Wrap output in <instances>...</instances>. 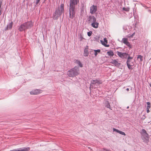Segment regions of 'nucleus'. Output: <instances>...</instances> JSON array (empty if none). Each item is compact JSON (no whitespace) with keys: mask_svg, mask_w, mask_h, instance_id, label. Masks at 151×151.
<instances>
[{"mask_svg":"<svg viewBox=\"0 0 151 151\" xmlns=\"http://www.w3.org/2000/svg\"><path fill=\"white\" fill-rule=\"evenodd\" d=\"M111 63L113 64L115 66L118 67H119L120 65V63H119L116 60H112L111 62Z\"/></svg>","mask_w":151,"mask_h":151,"instance_id":"nucleus-16","label":"nucleus"},{"mask_svg":"<svg viewBox=\"0 0 151 151\" xmlns=\"http://www.w3.org/2000/svg\"><path fill=\"white\" fill-rule=\"evenodd\" d=\"M122 42L128 46L129 49L132 48V46L130 44V43L128 41V39L127 38H123L122 39Z\"/></svg>","mask_w":151,"mask_h":151,"instance_id":"nucleus-9","label":"nucleus"},{"mask_svg":"<svg viewBox=\"0 0 151 151\" xmlns=\"http://www.w3.org/2000/svg\"><path fill=\"white\" fill-rule=\"evenodd\" d=\"M81 37H82V36H81Z\"/></svg>","mask_w":151,"mask_h":151,"instance_id":"nucleus-37","label":"nucleus"},{"mask_svg":"<svg viewBox=\"0 0 151 151\" xmlns=\"http://www.w3.org/2000/svg\"><path fill=\"white\" fill-rule=\"evenodd\" d=\"M40 0H36L35 4L36 5L38 4L40 1Z\"/></svg>","mask_w":151,"mask_h":151,"instance_id":"nucleus-30","label":"nucleus"},{"mask_svg":"<svg viewBox=\"0 0 151 151\" xmlns=\"http://www.w3.org/2000/svg\"><path fill=\"white\" fill-rule=\"evenodd\" d=\"M143 119H144L145 118V116L144 115H143Z\"/></svg>","mask_w":151,"mask_h":151,"instance_id":"nucleus-34","label":"nucleus"},{"mask_svg":"<svg viewBox=\"0 0 151 151\" xmlns=\"http://www.w3.org/2000/svg\"><path fill=\"white\" fill-rule=\"evenodd\" d=\"M104 151H112L110 150L106 149H104Z\"/></svg>","mask_w":151,"mask_h":151,"instance_id":"nucleus-31","label":"nucleus"},{"mask_svg":"<svg viewBox=\"0 0 151 151\" xmlns=\"http://www.w3.org/2000/svg\"><path fill=\"white\" fill-rule=\"evenodd\" d=\"M88 49V47L86 45L84 50L83 55L84 56L87 57L88 56L89 54Z\"/></svg>","mask_w":151,"mask_h":151,"instance_id":"nucleus-14","label":"nucleus"},{"mask_svg":"<svg viewBox=\"0 0 151 151\" xmlns=\"http://www.w3.org/2000/svg\"><path fill=\"white\" fill-rule=\"evenodd\" d=\"M79 74V70L78 67L75 66L74 68L69 70L67 75L69 77H73L78 75Z\"/></svg>","mask_w":151,"mask_h":151,"instance_id":"nucleus-4","label":"nucleus"},{"mask_svg":"<svg viewBox=\"0 0 151 151\" xmlns=\"http://www.w3.org/2000/svg\"><path fill=\"white\" fill-rule=\"evenodd\" d=\"M13 24V23L12 22H9L7 25L5 29V30H6L8 29H11V28H12Z\"/></svg>","mask_w":151,"mask_h":151,"instance_id":"nucleus-17","label":"nucleus"},{"mask_svg":"<svg viewBox=\"0 0 151 151\" xmlns=\"http://www.w3.org/2000/svg\"><path fill=\"white\" fill-rule=\"evenodd\" d=\"M40 89H35L31 91L30 93L31 95H37L40 93Z\"/></svg>","mask_w":151,"mask_h":151,"instance_id":"nucleus-13","label":"nucleus"},{"mask_svg":"<svg viewBox=\"0 0 151 151\" xmlns=\"http://www.w3.org/2000/svg\"><path fill=\"white\" fill-rule=\"evenodd\" d=\"M64 4H62L60 6H58L55 9L53 15V18L54 19H57L62 14H63V15H64Z\"/></svg>","mask_w":151,"mask_h":151,"instance_id":"nucleus-2","label":"nucleus"},{"mask_svg":"<svg viewBox=\"0 0 151 151\" xmlns=\"http://www.w3.org/2000/svg\"><path fill=\"white\" fill-rule=\"evenodd\" d=\"M97 10V6L93 5L90 7V13L92 14H94Z\"/></svg>","mask_w":151,"mask_h":151,"instance_id":"nucleus-10","label":"nucleus"},{"mask_svg":"<svg viewBox=\"0 0 151 151\" xmlns=\"http://www.w3.org/2000/svg\"><path fill=\"white\" fill-rule=\"evenodd\" d=\"M142 57H143L142 55H138V56L137 57V59H140V61H142L143 60Z\"/></svg>","mask_w":151,"mask_h":151,"instance_id":"nucleus-24","label":"nucleus"},{"mask_svg":"<svg viewBox=\"0 0 151 151\" xmlns=\"http://www.w3.org/2000/svg\"><path fill=\"white\" fill-rule=\"evenodd\" d=\"M29 147H23L17 149H14L10 151H28L29 150Z\"/></svg>","mask_w":151,"mask_h":151,"instance_id":"nucleus-11","label":"nucleus"},{"mask_svg":"<svg viewBox=\"0 0 151 151\" xmlns=\"http://www.w3.org/2000/svg\"><path fill=\"white\" fill-rule=\"evenodd\" d=\"M99 24L98 22H94L91 23V26L93 28H97L98 27Z\"/></svg>","mask_w":151,"mask_h":151,"instance_id":"nucleus-18","label":"nucleus"},{"mask_svg":"<svg viewBox=\"0 0 151 151\" xmlns=\"http://www.w3.org/2000/svg\"><path fill=\"white\" fill-rule=\"evenodd\" d=\"M134 34H135L134 33H133L132 35H131L130 36V37H133V36L134 35Z\"/></svg>","mask_w":151,"mask_h":151,"instance_id":"nucleus-33","label":"nucleus"},{"mask_svg":"<svg viewBox=\"0 0 151 151\" xmlns=\"http://www.w3.org/2000/svg\"><path fill=\"white\" fill-rule=\"evenodd\" d=\"M33 26V23L32 21H28L22 24L19 27L18 30L20 32L25 31L28 29H30Z\"/></svg>","mask_w":151,"mask_h":151,"instance_id":"nucleus-3","label":"nucleus"},{"mask_svg":"<svg viewBox=\"0 0 151 151\" xmlns=\"http://www.w3.org/2000/svg\"><path fill=\"white\" fill-rule=\"evenodd\" d=\"M87 20L89 23H93L96 22V18L94 16H89Z\"/></svg>","mask_w":151,"mask_h":151,"instance_id":"nucleus-12","label":"nucleus"},{"mask_svg":"<svg viewBox=\"0 0 151 151\" xmlns=\"http://www.w3.org/2000/svg\"><path fill=\"white\" fill-rule=\"evenodd\" d=\"M122 10L123 11H126V12H128L129 11V9L128 8H125L123 7L122 8Z\"/></svg>","mask_w":151,"mask_h":151,"instance_id":"nucleus-26","label":"nucleus"},{"mask_svg":"<svg viewBox=\"0 0 151 151\" xmlns=\"http://www.w3.org/2000/svg\"><path fill=\"white\" fill-rule=\"evenodd\" d=\"M147 108H150L151 107L150 103L149 102H147Z\"/></svg>","mask_w":151,"mask_h":151,"instance_id":"nucleus-25","label":"nucleus"},{"mask_svg":"<svg viewBox=\"0 0 151 151\" xmlns=\"http://www.w3.org/2000/svg\"><path fill=\"white\" fill-rule=\"evenodd\" d=\"M119 133L120 134H122L124 136H125L126 135V134L124 132L121 131H119Z\"/></svg>","mask_w":151,"mask_h":151,"instance_id":"nucleus-27","label":"nucleus"},{"mask_svg":"<svg viewBox=\"0 0 151 151\" xmlns=\"http://www.w3.org/2000/svg\"><path fill=\"white\" fill-rule=\"evenodd\" d=\"M104 42L102 40H101V42L102 44L105 47H109V45H106V43H107V41L106 39V38H104Z\"/></svg>","mask_w":151,"mask_h":151,"instance_id":"nucleus-15","label":"nucleus"},{"mask_svg":"<svg viewBox=\"0 0 151 151\" xmlns=\"http://www.w3.org/2000/svg\"><path fill=\"white\" fill-rule=\"evenodd\" d=\"M132 59L133 57L128 55L126 63L127 67L129 70H132L133 68L131 67L134 65V62L132 61Z\"/></svg>","mask_w":151,"mask_h":151,"instance_id":"nucleus-6","label":"nucleus"},{"mask_svg":"<svg viewBox=\"0 0 151 151\" xmlns=\"http://www.w3.org/2000/svg\"><path fill=\"white\" fill-rule=\"evenodd\" d=\"M105 106L106 107H107L108 108H109L111 110L112 109H111L110 108V104L109 103V102L108 101H106L105 102Z\"/></svg>","mask_w":151,"mask_h":151,"instance_id":"nucleus-20","label":"nucleus"},{"mask_svg":"<svg viewBox=\"0 0 151 151\" xmlns=\"http://www.w3.org/2000/svg\"><path fill=\"white\" fill-rule=\"evenodd\" d=\"M102 82L100 80H99L97 79L93 80L92 79L91 81V83L90 84V87H89L90 89H91V88H93V86L92 84H97L98 85L101 84Z\"/></svg>","mask_w":151,"mask_h":151,"instance_id":"nucleus-7","label":"nucleus"},{"mask_svg":"<svg viewBox=\"0 0 151 151\" xmlns=\"http://www.w3.org/2000/svg\"><path fill=\"white\" fill-rule=\"evenodd\" d=\"M92 34V32L91 31H90L89 32H88L87 33L89 37Z\"/></svg>","mask_w":151,"mask_h":151,"instance_id":"nucleus-28","label":"nucleus"},{"mask_svg":"<svg viewBox=\"0 0 151 151\" xmlns=\"http://www.w3.org/2000/svg\"><path fill=\"white\" fill-rule=\"evenodd\" d=\"M75 63L77 64L80 67H83V65L80 61L76 60Z\"/></svg>","mask_w":151,"mask_h":151,"instance_id":"nucleus-19","label":"nucleus"},{"mask_svg":"<svg viewBox=\"0 0 151 151\" xmlns=\"http://www.w3.org/2000/svg\"><path fill=\"white\" fill-rule=\"evenodd\" d=\"M116 52L118 56L122 58H126L129 55V54L126 52L122 53L119 51H117Z\"/></svg>","mask_w":151,"mask_h":151,"instance_id":"nucleus-8","label":"nucleus"},{"mask_svg":"<svg viewBox=\"0 0 151 151\" xmlns=\"http://www.w3.org/2000/svg\"><path fill=\"white\" fill-rule=\"evenodd\" d=\"M93 50H91V51H93ZM94 51L95 52L94 55L95 56H96L98 54V53H99L101 52V50L100 49H98L96 50H94Z\"/></svg>","mask_w":151,"mask_h":151,"instance_id":"nucleus-22","label":"nucleus"},{"mask_svg":"<svg viewBox=\"0 0 151 151\" xmlns=\"http://www.w3.org/2000/svg\"><path fill=\"white\" fill-rule=\"evenodd\" d=\"M126 90H127V91H129V88H127L126 89Z\"/></svg>","mask_w":151,"mask_h":151,"instance_id":"nucleus-35","label":"nucleus"},{"mask_svg":"<svg viewBox=\"0 0 151 151\" xmlns=\"http://www.w3.org/2000/svg\"><path fill=\"white\" fill-rule=\"evenodd\" d=\"M107 54L111 57H113L114 55V53L111 50H110L107 52Z\"/></svg>","mask_w":151,"mask_h":151,"instance_id":"nucleus-21","label":"nucleus"},{"mask_svg":"<svg viewBox=\"0 0 151 151\" xmlns=\"http://www.w3.org/2000/svg\"><path fill=\"white\" fill-rule=\"evenodd\" d=\"M150 108H147V113H149L150 112L149 109Z\"/></svg>","mask_w":151,"mask_h":151,"instance_id":"nucleus-32","label":"nucleus"},{"mask_svg":"<svg viewBox=\"0 0 151 151\" xmlns=\"http://www.w3.org/2000/svg\"><path fill=\"white\" fill-rule=\"evenodd\" d=\"M81 37H82V36H81Z\"/></svg>","mask_w":151,"mask_h":151,"instance_id":"nucleus-38","label":"nucleus"},{"mask_svg":"<svg viewBox=\"0 0 151 151\" xmlns=\"http://www.w3.org/2000/svg\"><path fill=\"white\" fill-rule=\"evenodd\" d=\"M127 28H128V27L127 26H124L123 29L125 32H126L128 31Z\"/></svg>","mask_w":151,"mask_h":151,"instance_id":"nucleus-23","label":"nucleus"},{"mask_svg":"<svg viewBox=\"0 0 151 151\" xmlns=\"http://www.w3.org/2000/svg\"><path fill=\"white\" fill-rule=\"evenodd\" d=\"M141 134L143 142L147 143L149 141V136L146 131L145 129H142Z\"/></svg>","mask_w":151,"mask_h":151,"instance_id":"nucleus-5","label":"nucleus"},{"mask_svg":"<svg viewBox=\"0 0 151 151\" xmlns=\"http://www.w3.org/2000/svg\"><path fill=\"white\" fill-rule=\"evenodd\" d=\"M127 109H129V106H128L127 107Z\"/></svg>","mask_w":151,"mask_h":151,"instance_id":"nucleus-36","label":"nucleus"},{"mask_svg":"<svg viewBox=\"0 0 151 151\" xmlns=\"http://www.w3.org/2000/svg\"><path fill=\"white\" fill-rule=\"evenodd\" d=\"M113 129L114 131H115L117 132L118 133H119V131H120V130H118L117 129H115V128H113Z\"/></svg>","mask_w":151,"mask_h":151,"instance_id":"nucleus-29","label":"nucleus"},{"mask_svg":"<svg viewBox=\"0 0 151 151\" xmlns=\"http://www.w3.org/2000/svg\"><path fill=\"white\" fill-rule=\"evenodd\" d=\"M79 0H70L69 7V18L73 19L75 17L77 11V5L79 3Z\"/></svg>","mask_w":151,"mask_h":151,"instance_id":"nucleus-1","label":"nucleus"}]
</instances>
